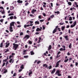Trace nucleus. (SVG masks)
I'll list each match as a JSON object with an SVG mask.
<instances>
[{"mask_svg": "<svg viewBox=\"0 0 78 78\" xmlns=\"http://www.w3.org/2000/svg\"><path fill=\"white\" fill-rule=\"evenodd\" d=\"M13 49H14V50H16L19 47V44L13 43Z\"/></svg>", "mask_w": 78, "mask_h": 78, "instance_id": "obj_1", "label": "nucleus"}, {"mask_svg": "<svg viewBox=\"0 0 78 78\" xmlns=\"http://www.w3.org/2000/svg\"><path fill=\"white\" fill-rule=\"evenodd\" d=\"M61 71L58 69L57 70L55 73V75H57L58 76H60L62 75V74L60 73Z\"/></svg>", "mask_w": 78, "mask_h": 78, "instance_id": "obj_2", "label": "nucleus"}, {"mask_svg": "<svg viewBox=\"0 0 78 78\" xmlns=\"http://www.w3.org/2000/svg\"><path fill=\"white\" fill-rule=\"evenodd\" d=\"M30 37V35H26L25 37H23V39H26V40H25L26 41H27V39H28Z\"/></svg>", "mask_w": 78, "mask_h": 78, "instance_id": "obj_3", "label": "nucleus"}, {"mask_svg": "<svg viewBox=\"0 0 78 78\" xmlns=\"http://www.w3.org/2000/svg\"><path fill=\"white\" fill-rule=\"evenodd\" d=\"M58 26H57L55 27V28L54 30L52 32L53 34H55L56 32H57V29L58 28Z\"/></svg>", "mask_w": 78, "mask_h": 78, "instance_id": "obj_4", "label": "nucleus"}, {"mask_svg": "<svg viewBox=\"0 0 78 78\" xmlns=\"http://www.w3.org/2000/svg\"><path fill=\"white\" fill-rule=\"evenodd\" d=\"M14 23L15 22H12L11 23H10V27H12V26L14 27Z\"/></svg>", "mask_w": 78, "mask_h": 78, "instance_id": "obj_5", "label": "nucleus"}, {"mask_svg": "<svg viewBox=\"0 0 78 78\" xmlns=\"http://www.w3.org/2000/svg\"><path fill=\"white\" fill-rule=\"evenodd\" d=\"M6 45L5 46V47H6V48H8V47H9V45L10 44V43H9L8 44L7 42H6Z\"/></svg>", "mask_w": 78, "mask_h": 78, "instance_id": "obj_6", "label": "nucleus"}, {"mask_svg": "<svg viewBox=\"0 0 78 78\" xmlns=\"http://www.w3.org/2000/svg\"><path fill=\"white\" fill-rule=\"evenodd\" d=\"M56 71V69L54 68L53 70L51 72V74H53Z\"/></svg>", "mask_w": 78, "mask_h": 78, "instance_id": "obj_7", "label": "nucleus"}, {"mask_svg": "<svg viewBox=\"0 0 78 78\" xmlns=\"http://www.w3.org/2000/svg\"><path fill=\"white\" fill-rule=\"evenodd\" d=\"M63 37H64L65 39H66V41H69V38H68L67 35L64 36Z\"/></svg>", "mask_w": 78, "mask_h": 78, "instance_id": "obj_8", "label": "nucleus"}, {"mask_svg": "<svg viewBox=\"0 0 78 78\" xmlns=\"http://www.w3.org/2000/svg\"><path fill=\"white\" fill-rule=\"evenodd\" d=\"M27 50H24L23 51L24 53H23V55H27Z\"/></svg>", "mask_w": 78, "mask_h": 78, "instance_id": "obj_9", "label": "nucleus"}, {"mask_svg": "<svg viewBox=\"0 0 78 78\" xmlns=\"http://www.w3.org/2000/svg\"><path fill=\"white\" fill-rule=\"evenodd\" d=\"M10 30H9V31L10 32H13V28L12 27H9V28Z\"/></svg>", "mask_w": 78, "mask_h": 78, "instance_id": "obj_10", "label": "nucleus"}, {"mask_svg": "<svg viewBox=\"0 0 78 78\" xmlns=\"http://www.w3.org/2000/svg\"><path fill=\"white\" fill-rule=\"evenodd\" d=\"M37 10L36 9H33L31 11L32 14H34L35 12H36Z\"/></svg>", "mask_w": 78, "mask_h": 78, "instance_id": "obj_11", "label": "nucleus"}, {"mask_svg": "<svg viewBox=\"0 0 78 78\" xmlns=\"http://www.w3.org/2000/svg\"><path fill=\"white\" fill-rule=\"evenodd\" d=\"M35 25H39L40 23L39 22V21L38 20H37V21H36L35 22Z\"/></svg>", "mask_w": 78, "mask_h": 78, "instance_id": "obj_12", "label": "nucleus"}, {"mask_svg": "<svg viewBox=\"0 0 78 78\" xmlns=\"http://www.w3.org/2000/svg\"><path fill=\"white\" fill-rule=\"evenodd\" d=\"M11 62L12 63L14 62V60H12V58H11L9 61V62H10V63H11Z\"/></svg>", "mask_w": 78, "mask_h": 78, "instance_id": "obj_13", "label": "nucleus"}, {"mask_svg": "<svg viewBox=\"0 0 78 78\" xmlns=\"http://www.w3.org/2000/svg\"><path fill=\"white\" fill-rule=\"evenodd\" d=\"M17 2L18 3H22L23 1H20V0H18L17 1Z\"/></svg>", "mask_w": 78, "mask_h": 78, "instance_id": "obj_14", "label": "nucleus"}, {"mask_svg": "<svg viewBox=\"0 0 78 78\" xmlns=\"http://www.w3.org/2000/svg\"><path fill=\"white\" fill-rule=\"evenodd\" d=\"M43 67H45V68H47V67H48V65L47 64H44L43 66Z\"/></svg>", "mask_w": 78, "mask_h": 78, "instance_id": "obj_15", "label": "nucleus"}, {"mask_svg": "<svg viewBox=\"0 0 78 78\" xmlns=\"http://www.w3.org/2000/svg\"><path fill=\"white\" fill-rule=\"evenodd\" d=\"M30 27V25H26V24L24 25V28H27V27Z\"/></svg>", "mask_w": 78, "mask_h": 78, "instance_id": "obj_16", "label": "nucleus"}, {"mask_svg": "<svg viewBox=\"0 0 78 78\" xmlns=\"http://www.w3.org/2000/svg\"><path fill=\"white\" fill-rule=\"evenodd\" d=\"M36 31L37 32H39V31H41V29H40V28H37L36 30Z\"/></svg>", "mask_w": 78, "mask_h": 78, "instance_id": "obj_17", "label": "nucleus"}, {"mask_svg": "<svg viewBox=\"0 0 78 78\" xmlns=\"http://www.w3.org/2000/svg\"><path fill=\"white\" fill-rule=\"evenodd\" d=\"M3 42H2L0 44V48H2L3 47Z\"/></svg>", "mask_w": 78, "mask_h": 78, "instance_id": "obj_18", "label": "nucleus"}, {"mask_svg": "<svg viewBox=\"0 0 78 78\" xmlns=\"http://www.w3.org/2000/svg\"><path fill=\"white\" fill-rule=\"evenodd\" d=\"M65 28H66V27L65 26L62 27L61 30L62 31H64V29H65Z\"/></svg>", "mask_w": 78, "mask_h": 78, "instance_id": "obj_19", "label": "nucleus"}, {"mask_svg": "<svg viewBox=\"0 0 78 78\" xmlns=\"http://www.w3.org/2000/svg\"><path fill=\"white\" fill-rule=\"evenodd\" d=\"M30 53L31 55H34V52L33 51H31Z\"/></svg>", "mask_w": 78, "mask_h": 78, "instance_id": "obj_20", "label": "nucleus"}, {"mask_svg": "<svg viewBox=\"0 0 78 78\" xmlns=\"http://www.w3.org/2000/svg\"><path fill=\"white\" fill-rule=\"evenodd\" d=\"M55 14H60V12L59 11H57V12H55Z\"/></svg>", "mask_w": 78, "mask_h": 78, "instance_id": "obj_21", "label": "nucleus"}, {"mask_svg": "<svg viewBox=\"0 0 78 78\" xmlns=\"http://www.w3.org/2000/svg\"><path fill=\"white\" fill-rule=\"evenodd\" d=\"M72 43H70V45H69V48L71 49L72 48Z\"/></svg>", "mask_w": 78, "mask_h": 78, "instance_id": "obj_22", "label": "nucleus"}, {"mask_svg": "<svg viewBox=\"0 0 78 78\" xmlns=\"http://www.w3.org/2000/svg\"><path fill=\"white\" fill-rule=\"evenodd\" d=\"M51 45H50L49 46L48 50H51Z\"/></svg>", "mask_w": 78, "mask_h": 78, "instance_id": "obj_23", "label": "nucleus"}, {"mask_svg": "<svg viewBox=\"0 0 78 78\" xmlns=\"http://www.w3.org/2000/svg\"><path fill=\"white\" fill-rule=\"evenodd\" d=\"M68 4L69 6H71L72 5V2H68Z\"/></svg>", "mask_w": 78, "mask_h": 78, "instance_id": "obj_24", "label": "nucleus"}, {"mask_svg": "<svg viewBox=\"0 0 78 78\" xmlns=\"http://www.w3.org/2000/svg\"><path fill=\"white\" fill-rule=\"evenodd\" d=\"M23 67H24V65H22L20 67L21 69H23L24 68Z\"/></svg>", "mask_w": 78, "mask_h": 78, "instance_id": "obj_25", "label": "nucleus"}, {"mask_svg": "<svg viewBox=\"0 0 78 78\" xmlns=\"http://www.w3.org/2000/svg\"><path fill=\"white\" fill-rule=\"evenodd\" d=\"M59 64H58L56 63V66H55V68L58 67L59 66Z\"/></svg>", "mask_w": 78, "mask_h": 78, "instance_id": "obj_26", "label": "nucleus"}, {"mask_svg": "<svg viewBox=\"0 0 78 78\" xmlns=\"http://www.w3.org/2000/svg\"><path fill=\"white\" fill-rule=\"evenodd\" d=\"M68 61H69V58H67L66 59H65L64 62H67Z\"/></svg>", "mask_w": 78, "mask_h": 78, "instance_id": "obj_27", "label": "nucleus"}, {"mask_svg": "<svg viewBox=\"0 0 78 78\" xmlns=\"http://www.w3.org/2000/svg\"><path fill=\"white\" fill-rule=\"evenodd\" d=\"M59 50H60V51H62L63 50V51H65V49H63V48H60L59 49Z\"/></svg>", "mask_w": 78, "mask_h": 78, "instance_id": "obj_28", "label": "nucleus"}, {"mask_svg": "<svg viewBox=\"0 0 78 78\" xmlns=\"http://www.w3.org/2000/svg\"><path fill=\"white\" fill-rule=\"evenodd\" d=\"M28 42H29L28 44H32V41H29Z\"/></svg>", "mask_w": 78, "mask_h": 78, "instance_id": "obj_29", "label": "nucleus"}, {"mask_svg": "<svg viewBox=\"0 0 78 78\" xmlns=\"http://www.w3.org/2000/svg\"><path fill=\"white\" fill-rule=\"evenodd\" d=\"M32 73V71H31L29 73V76H30V75H31Z\"/></svg>", "mask_w": 78, "mask_h": 78, "instance_id": "obj_30", "label": "nucleus"}, {"mask_svg": "<svg viewBox=\"0 0 78 78\" xmlns=\"http://www.w3.org/2000/svg\"><path fill=\"white\" fill-rule=\"evenodd\" d=\"M73 25L75 27V25H76V22L75 21L74 22H73Z\"/></svg>", "mask_w": 78, "mask_h": 78, "instance_id": "obj_31", "label": "nucleus"}, {"mask_svg": "<svg viewBox=\"0 0 78 78\" xmlns=\"http://www.w3.org/2000/svg\"><path fill=\"white\" fill-rule=\"evenodd\" d=\"M72 20V17L71 16L69 17V20L71 21Z\"/></svg>", "mask_w": 78, "mask_h": 78, "instance_id": "obj_32", "label": "nucleus"}, {"mask_svg": "<svg viewBox=\"0 0 78 78\" xmlns=\"http://www.w3.org/2000/svg\"><path fill=\"white\" fill-rule=\"evenodd\" d=\"M12 9H14V7H13V6H12L10 8V10H12Z\"/></svg>", "mask_w": 78, "mask_h": 78, "instance_id": "obj_33", "label": "nucleus"}, {"mask_svg": "<svg viewBox=\"0 0 78 78\" xmlns=\"http://www.w3.org/2000/svg\"><path fill=\"white\" fill-rule=\"evenodd\" d=\"M62 45V47H63V49H65V50H66V46H64V45Z\"/></svg>", "mask_w": 78, "mask_h": 78, "instance_id": "obj_34", "label": "nucleus"}, {"mask_svg": "<svg viewBox=\"0 0 78 78\" xmlns=\"http://www.w3.org/2000/svg\"><path fill=\"white\" fill-rule=\"evenodd\" d=\"M9 49H8V48H7V49H6V51H5V53H7V52H8V51H9Z\"/></svg>", "mask_w": 78, "mask_h": 78, "instance_id": "obj_35", "label": "nucleus"}, {"mask_svg": "<svg viewBox=\"0 0 78 78\" xmlns=\"http://www.w3.org/2000/svg\"><path fill=\"white\" fill-rule=\"evenodd\" d=\"M14 15L13 13H10L9 14V16H14Z\"/></svg>", "mask_w": 78, "mask_h": 78, "instance_id": "obj_36", "label": "nucleus"}, {"mask_svg": "<svg viewBox=\"0 0 78 78\" xmlns=\"http://www.w3.org/2000/svg\"><path fill=\"white\" fill-rule=\"evenodd\" d=\"M13 18H14V17L12 16L10 17V19H11V20L13 19Z\"/></svg>", "mask_w": 78, "mask_h": 78, "instance_id": "obj_37", "label": "nucleus"}, {"mask_svg": "<svg viewBox=\"0 0 78 78\" xmlns=\"http://www.w3.org/2000/svg\"><path fill=\"white\" fill-rule=\"evenodd\" d=\"M20 36H22V35H23V32H21L20 33Z\"/></svg>", "mask_w": 78, "mask_h": 78, "instance_id": "obj_38", "label": "nucleus"}, {"mask_svg": "<svg viewBox=\"0 0 78 78\" xmlns=\"http://www.w3.org/2000/svg\"><path fill=\"white\" fill-rule=\"evenodd\" d=\"M59 25H64V23H59Z\"/></svg>", "mask_w": 78, "mask_h": 78, "instance_id": "obj_39", "label": "nucleus"}, {"mask_svg": "<svg viewBox=\"0 0 78 78\" xmlns=\"http://www.w3.org/2000/svg\"><path fill=\"white\" fill-rule=\"evenodd\" d=\"M52 68V66L51 65H50L49 66V69H51Z\"/></svg>", "mask_w": 78, "mask_h": 78, "instance_id": "obj_40", "label": "nucleus"}, {"mask_svg": "<svg viewBox=\"0 0 78 78\" xmlns=\"http://www.w3.org/2000/svg\"><path fill=\"white\" fill-rule=\"evenodd\" d=\"M44 21V20H40V22H43Z\"/></svg>", "mask_w": 78, "mask_h": 78, "instance_id": "obj_41", "label": "nucleus"}, {"mask_svg": "<svg viewBox=\"0 0 78 78\" xmlns=\"http://www.w3.org/2000/svg\"><path fill=\"white\" fill-rule=\"evenodd\" d=\"M24 58H28V56H27V55L24 56Z\"/></svg>", "mask_w": 78, "mask_h": 78, "instance_id": "obj_42", "label": "nucleus"}, {"mask_svg": "<svg viewBox=\"0 0 78 78\" xmlns=\"http://www.w3.org/2000/svg\"><path fill=\"white\" fill-rule=\"evenodd\" d=\"M55 17V15H52L50 17H51V18L52 19H53V17Z\"/></svg>", "mask_w": 78, "mask_h": 78, "instance_id": "obj_43", "label": "nucleus"}, {"mask_svg": "<svg viewBox=\"0 0 78 78\" xmlns=\"http://www.w3.org/2000/svg\"><path fill=\"white\" fill-rule=\"evenodd\" d=\"M8 72V71L7 70H5V71H4L3 72V73H6Z\"/></svg>", "mask_w": 78, "mask_h": 78, "instance_id": "obj_44", "label": "nucleus"}, {"mask_svg": "<svg viewBox=\"0 0 78 78\" xmlns=\"http://www.w3.org/2000/svg\"><path fill=\"white\" fill-rule=\"evenodd\" d=\"M41 15H40L38 16V18L39 19H42V18L41 17Z\"/></svg>", "mask_w": 78, "mask_h": 78, "instance_id": "obj_45", "label": "nucleus"}, {"mask_svg": "<svg viewBox=\"0 0 78 78\" xmlns=\"http://www.w3.org/2000/svg\"><path fill=\"white\" fill-rule=\"evenodd\" d=\"M42 27H43V30H45V26H44V25L42 26Z\"/></svg>", "mask_w": 78, "mask_h": 78, "instance_id": "obj_46", "label": "nucleus"}, {"mask_svg": "<svg viewBox=\"0 0 78 78\" xmlns=\"http://www.w3.org/2000/svg\"><path fill=\"white\" fill-rule=\"evenodd\" d=\"M56 6H60V4H59V3L57 2L56 4Z\"/></svg>", "mask_w": 78, "mask_h": 78, "instance_id": "obj_47", "label": "nucleus"}, {"mask_svg": "<svg viewBox=\"0 0 78 78\" xmlns=\"http://www.w3.org/2000/svg\"><path fill=\"white\" fill-rule=\"evenodd\" d=\"M67 55H68V56H70V55L71 54H70V53H69V52H68L67 53Z\"/></svg>", "mask_w": 78, "mask_h": 78, "instance_id": "obj_48", "label": "nucleus"}, {"mask_svg": "<svg viewBox=\"0 0 78 78\" xmlns=\"http://www.w3.org/2000/svg\"><path fill=\"white\" fill-rule=\"evenodd\" d=\"M42 14H43V16H46V14L45 13H43Z\"/></svg>", "mask_w": 78, "mask_h": 78, "instance_id": "obj_49", "label": "nucleus"}, {"mask_svg": "<svg viewBox=\"0 0 78 78\" xmlns=\"http://www.w3.org/2000/svg\"><path fill=\"white\" fill-rule=\"evenodd\" d=\"M6 61H7V59H5V60H3V62H6Z\"/></svg>", "mask_w": 78, "mask_h": 78, "instance_id": "obj_50", "label": "nucleus"}, {"mask_svg": "<svg viewBox=\"0 0 78 78\" xmlns=\"http://www.w3.org/2000/svg\"><path fill=\"white\" fill-rule=\"evenodd\" d=\"M16 73H15L14 74H13V76H16Z\"/></svg>", "mask_w": 78, "mask_h": 78, "instance_id": "obj_51", "label": "nucleus"}, {"mask_svg": "<svg viewBox=\"0 0 78 78\" xmlns=\"http://www.w3.org/2000/svg\"><path fill=\"white\" fill-rule=\"evenodd\" d=\"M57 29L58 30V31H61V30H60L59 28H57Z\"/></svg>", "mask_w": 78, "mask_h": 78, "instance_id": "obj_52", "label": "nucleus"}, {"mask_svg": "<svg viewBox=\"0 0 78 78\" xmlns=\"http://www.w3.org/2000/svg\"><path fill=\"white\" fill-rule=\"evenodd\" d=\"M72 58H69V62H71V60H72Z\"/></svg>", "mask_w": 78, "mask_h": 78, "instance_id": "obj_53", "label": "nucleus"}, {"mask_svg": "<svg viewBox=\"0 0 78 78\" xmlns=\"http://www.w3.org/2000/svg\"><path fill=\"white\" fill-rule=\"evenodd\" d=\"M29 4V3H28V2H27L26 3L25 5V6H27V5H28Z\"/></svg>", "mask_w": 78, "mask_h": 78, "instance_id": "obj_54", "label": "nucleus"}, {"mask_svg": "<svg viewBox=\"0 0 78 78\" xmlns=\"http://www.w3.org/2000/svg\"><path fill=\"white\" fill-rule=\"evenodd\" d=\"M41 61H38L37 62V64H40V63H41Z\"/></svg>", "mask_w": 78, "mask_h": 78, "instance_id": "obj_55", "label": "nucleus"}, {"mask_svg": "<svg viewBox=\"0 0 78 78\" xmlns=\"http://www.w3.org/2000/svg\"><path fill=\"white\" fill-rule=\"evenodd\" d=\"M61 53V51H58L57 53V55H59V54H60Z\"/></svg>", "mask_w": 78, "mask_h": 78, "instance_id": "obj_56", "label": "nucleus"}, {"mask_svg": "<svg viewBox=\"0 0 78 78\" xmlns=\"http://www.w3.org/2000/svg\"><path fill=\"white\" fill-rule=\"evenodd\" d=\"M13 56L12 55H10L9 57V59H11V58H12Z\"/></svg>", "mask_w": 78, "mask_h": 78, "instance_id": "obj_57", "label": "nucleus"}, {"mask_svg": "<svg viewBox=\"0 0 78 78\" xmlns=\"http://www.w3.org/2000/svg\"><path fill=\"white\" fill-rule=\"evenodd\" d=\"M17 24H19V25H20V22L17 21Z\"/></svg>", "mask_w": 78, "mask_h": 78, "instance_id": "obj_58", "label": "nucleus"}, {"mask_svg": "<svg viewBox=\"0 0 78 78\" xmlns=\"http://www.w3.org/2000/svg\"><path fill=\"white\" fill-rule=\"evenodd\" d=\"M75 27L74 25H71L70 26L71 28H73V27Z\"/></svg>", "mask_w": 78, "mask_h": 78, "instance_id": "obj_59", "label": "nucleus"}, {"mask_svg": "<svg viewBox=\"0 0 78 78\" xmlns=\"http://www.w3.org/2000/svg\"><path fill=\"white\" fill-rule=\"evenodd\" d=\"M61 62V60H59V61H58L56 63H57V64H59V62Z\"/></svg>", "mask_w": 78, "mask_h": 78, "instance_id": "obj_60", "label": "nucleus"}, {"mask_svg": "<svg viewBox=\"0 0 78 78\" xmlns=\"http://www.w3.org/2000/svg\"><path fill=\"white\" fill-rule=\"evenodd\" d=\"M39 34V32H36L35 33V34L36 35H37Z\"/></svg>", "mask_w": 78, "mask_h": 78, "instance_id": "obj_61", "label": "nucleus"}, {"mask_svg": "<svg viewBox=\"0 0 78 78\" xmlns=\"http://www.w3.org/2000/svg\"><path fill=\"white\" fill-rule=\"evenodd\" d=\"M5 62H4L3 63V64L2 65V67H3V66H5Z\"/></svg>", "mask_w": 78, "mask_h": 78, "instance_id": "obj_62", "label": "nucleus"}, {"mask_svg": "<svg viewBox=\"0 0 78 78\" xmlns=\"http://www.w3.org/2000/svg\"><path fill=\"white\" fill-rule=\"evenodd\" d=\"M29 22L30 23H33V21H30Z\"/></svg>", "mask_w": 78, "mask_h": 78, "instance_id": "obj_63", "label": "nucleus"}, {"mask_svg": "<svg viewBox=\"0 0 78 78\" xmlns=\"http://www.w3.org/2000/svg\"><path fill=\"white\" fill-rule=\"evenodd\" d=\"M75 65H76V66H78V62H76V63Z\"/></svg>", "mask_w": 78, "mask_h": 78, "instance_id": "obj_64", "label": "nucleus"}]
</instances>
